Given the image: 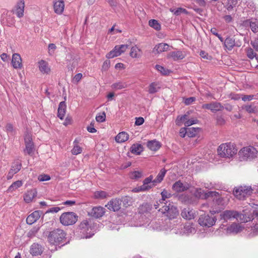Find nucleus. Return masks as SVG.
I'll return each instance as SVG.
<instances>
[{"label": "nucleus", "mask_w": 258, "mask_h": 258, "mask_svg": "<svg viewBox=\"0 0 258 258\" xmlns=\"http://www.w3.org/2000/svg\"><path fill=\"white\" fill-rule=\"evenodd\" d=\"M24 140L25 144L29 143H33L31 135L28 133H27L25 135Z\"/></svg>", "instance_id": "nucleus-59"}, {"label": "nucleus", "mask_w": 258, "mask_h": 258, "mask_svg": "<svg viewBox=\"0 0 258 258\" xmlns=\"http://www.w3.org/2000/svg\"><path fill=\"white\" fill-rule=\"evenodd\" d=\"M170 46L165 43H158L155 45L153 49V52L155 53H160L169 50Z\"/></svg>", "instance_id": "nucleus-22"}, {"label": "nucleus", "mask_w": 258, "mask_h": 258, "mask_svg": "<svg viewBox=\"0 0 258 258\" xmlns=\"http://www.w3.org/2000/svg\"><path fill=\"white\" fill-rule=\"evenodd\" d=\"M120 201L121 202H122L123 205L125 207H127L132 205V198L128 196H124L122 197Z\"/></svg>", "instance_id": "nucleus-42"}, {"label": "nucleus", "mask_w": 258, "mask_h": 258, "mask_svg": "<svg viewBox=\"0 0 258 258\" xmlns=\"http://www.w3.org/2000/svg\"><path fill=\"white\" fill-rule=\"evenodd\" d=\"M153 175H150L149 177L146 178L143 180V183H145V184H148V185H152L153 184H156L155 182H153Z\"/></svg>", "instance_id": "nucleus-57"}, {"label": "nucleus", "mask_w": 258, "mask_h": 258, "mask_svg": "<svg viewBox=\"0 0 258 258\" xmlns=\"http://www.w3.org/2000/svg\"><path fill=\"white\" fill-rule=\"evenodd\" d=\"M244 227L240 224L233 223L226 228V233L229 234H236L243 230Z\"/></svg>", "instance_id": "nucleus-15"}, {"label": "nucleus", "mask_w": 258, "mask_h": 258, "mask_svg": "<svg viewBox=\"0 0 258 258\" xmlns=\"http://www.w3.org/2000/svg\"><path fill=\"white\" fill-rule=\"evenodd\" d=\"M229 196L226 195L225 196L224 194H222V192H220V195L215 197L213 199V208L210 209V212L212 214H215L221 211L227 205L229 200Z\"/></svg>", "instance_id": "nucleus-3"}, {"label": "nucleus", "mask_w": 258, "mask_h": 258, "mask_svg": "<svg viewBox=\"0 0 258 258\" xmlns=\"http://www.w3.org/2000/svg\"><path fill=\"white\" fill-rule=\"evenodd\" d=\"M127 48V45L122 44L115 46L112 50L106 54V56L108 58H112L118 56L125 52Z\"/></svg>", "instance_id": "nucleus-10"}, {"label": "nucleus", "mask_w": 258, "mask_h": 258, "mask_svg": "<svg viewBox=\"0 0 258 258\" xmlns=\"http://www.w3.org/2000/svg\"><path fill=\"white\" fill-rule=\"evenodd\" d=\"M144 122V119L142 117L136 118L135 125H141Z\"/></svg>", "instance_id": "nucleus-63"}, {"label": "nucleus", "mask_w": 258, "mask_h": 258, "mask_svg": "<svg viewBox=\"0 0 258 258\" xmlns=\"http://www.w3.org/2000/svg\"><path fill=\"white\" fill-rule=\"evenodd\" d=\"M38 67L40 71L43 74H48L50 72V68L47 62L41 60L38 62Z\"/></svg>", "instance_id": "nucleus-26"}, {"label": "nucleus", "mask_w": 258, "mask_h": 258, "mask_svg": "<svg viewBox=\"0 0 258 258\" xmlns=\"http://www.w3.org/2000/svg\"><path fill=\"white\" fill-rule=\"evenodd\" d=\"M182 217L186 220L194 219L196 216V212L189 208H184L181 213Z\"/></svg>", "instance_id": "nucleus-20"}, {"label": "nucleus", "mask_w": 258, "mask_h": 258, "mask_svg": "<svg viewBox=\"0 0 258 258\" xmlns=\"http://www.w3.org/2000/svg\"><path fill=\"white\" fill-rule=\"evenodd\" d=\"M149 25L156 30H160L161 29V25L156 20H150L149 21Z\"/></svg>", "instance_id": "nucleus-43"}, {"label": "nucleus", "mask_w": 258, "mask_h": 258, "mask_svg": "<svg viewBox=\"0 0 258 258\" xmlns=\"http://www.w3.org/2000/svg\"><path fill=\"white\" fill-rule=\"evenodd\" d=\"M199 130V128L198 127H192L187 128V136L190 138L196 136L198 133Z\"/></svg>", "instance_id": "nucleus-46"}, {"label": "nucleus", "mask_w": 258, "mask_h": 258, "mask_svg": "<svg viewBox=\"0 0 258 258\" xmlns=\"http://www.w3.org/2000/svg\"><path fill=\"white\" fill-rule=\"evenodd\" d=\"M187 120V115L184 114L182 116H178L176 120V123L178 125H181V122H184Z\"/></svg>", "instance_id": "nucleus-50"}, {"label": "nucleus", "mask_w": 258, "mask_h": 258, "mask_svg": "<svg viewBox=\"0 0 258 258\" xmlns=\"http://www.w3.org/2000/svg\"><path fill=\"white\" fill-rule=\"evenodd\" d=\"M217 219L214 216H210L208 215H201L198 220L199 224L203 227H210L213 226Z\"/></svg>", "instance_id": "nucleus-9"}, {"label": "nucleus", "mask_w": 258, "mask_h": 258, "mask_svg": "<svg viewBox=\"0 0 258 258\" xmlns=\"http://www.w3.org/2000/svg\"><path fill=\"white\" fill-rule=\"evenodd\" d=\"M36 195L37 192L35 189H31L30 190H28L24 195V201L26 203H29L32 201V200L34 198V197L36 196Z\"/></svg>", "instance_id": "nucleus-30"}, {"label": "nucleus", "mask_w": 258, "mask_h": 258, "mask_svg": "<svg viewBox=\"0 0 258 258\" xmlns=\"http://www.w3.org/2000/svg\"><path fill=\"white\" fill-rule=\"evenodd\" d=\"M66 104L64 101H61L59 103L57 110V116L60 119H63L66 111Z\"/></svg>", "instance_id": "nucleus-29"}, {"label": "nucleus", "mask_w": 258, "mask_h": 258, "mask_svg": "<svg viewBox=\"0 0 258 258\" xmlns=\"http://www.w3.org/2000/svg\"><path fill=\"white\" fill-rule=\"evenodd\" d=\"M26 148L25 152L28 154L30 155L33 151L34 145L33 143H29L25 144Z\"/></svg>", "instance_id": "nucleus-53"}, {"label": "nucleus", "mask_w": 258, "mask_h": 258, "mask_svg": "<svg viewBox=\"0 0 258 258\" xmlns=\"http://www.w3.org/2000/svg\"><path fill=\"white\" fill-rule=\"evenodd\" d=\"M224 45L229 50L232 49L236 45L235 40L231 37H227L224 41Z\"/></svg>", "instance_id": "nucleus-34"}, {"label": "nucleus", "mask_w": 258, "mask_h": 258, "mask_svg": "<svg viewBox=\"0 0 258 258\" xmlns=\"http://www.w3.org/2000/svg\"><path fill=\"white\" fill-rule=\"evenodd\" d=\"M252 192L250 186H240L236 187L233 190V194L239 200H243L246 197L249 196Z\"/></svg>", "instance_id": "nucleus-6"}, {"label": "nucleus", "mask_w": 258, "mask_h": 258, "mask_svg": "<svg viewBox=\"0 0 258 258\" xmlns=\"http://www.w3.org/2000/svg\"><path fill=\"white\" fill-rule=\"evenodd\" d=\"M44 250V247L38 243H33L30 249V252L32 255H41Z\"/></svg>", "instance_id": "nucleus-19"}, {"label": "nucleus", "mask_w": 258, "mask_h": 258, "mask_svg": "<svg viewBox=\"0 0 258 258\" xmlns=\"http://www.w3.org/2000/svg\"><path fill=\"white\" fill-rule=\"evenodd\" d=\"M153 209L152 205L148 203H143L139 208V213L141 215L149 216Z\"/></svg>", "instance_id": "nucleus-17"}, {"label": "nucleus", "mask_w": 258, "mask_h": 258, "mask_svg": "<svg viewBox=\"0 0 258 258\" xmlns=\"http://www.w3.org/2000/svg\"><path fill=\"white\" fill-rule=\"evenodd\" d=\"M22 182L21 180H17L13 182L8 188V190L12 192L22 185Z\"/></svg>", "instance_id": "nucleus-41"}, {"label": "nucleus", "mask_w": 258, "mask_h": 258, "mask_svg": "<svg viewBox=\"0 0 258 258\" xmlns=\"http://www.w3.org/2000/svg\"><path fill=\"white\" fill-rule=\"evenodd\" d=\"M158 211L166 216L169 219H172L176 218L179 214L178 211L176 207L170 203L165 204L158 208Z\"/></svg>", "instance_id": "nucleus-5"}, {"label": "nucleus", "mask_w": 258, "mask_h": 258, "mask_svg": "<svg viewBox=\"0 0 258 258\" xmlns=\"http://www.w3.org/2000/svg\"><path fill=\"white\" fill-rule=\"evenodd\" d=\"M239 217V213L234 210H225L220 214V219L225 222L229 220L237 219Z\"/></svg>", "instance_id": "nucleus-11"}, {"label": "nucleus", "mask_w": 258, "mask_h": 258, "mask_svg": "<svg viewBox=\"0 0 258 258\" xmlns=\"http://www.w3.org/2000/svg\"><path fill=\"white\" fill-rule=\"evenodd\" d=\"M12 64L15 69H21L22 67V59L18 53H14L12 56Z\"/></svg>", "instance_id": "nucleus-23"}, {"label": "nucleus", "mask_w": 258, "mask_h": 258, "mask_svg": "<svg viewBox=\"0 0 258 258\" xmlns=\"http://www.w3.org/2000/svg\"><path fill=\"white\" fill-rule=\"evenodd\" d=\"M247 55L248 57L250 59H253L254 57H255L256 59H258L256 53L254 52L253 50L251 48H249L247 50Z\"/></svg>", "instance_id": "nucleus-56"}, {"label": "nucleus", "mask_w": 258, "mask_h": 258, "mask_svg": "<svg viewBox=\"0 0 258 258\" xmlns=\"http://www.w3.org/2000/svg\"><path fill=\"white\" fill-rule=\"evenodd\" d=\"M251 44L253 48L258 51V38L255 39L254 41H251Z\"/></svg>", "instance_id": "nucleus-64"}, {"label": "nucleus", "mask_w": 258, "mask_h": 258, "mask_svg": "<svg viewBox=\"0 0 258 258\" xmlns=\"http://www.w3.org/2000/svg\"><path fill=\"white\" fill-rule=\"evenodd\" d=\"M243 25L244 26L249 25L251 31L254 33L258 32V21L257 20L253 21L246 20L243 22Z\"/></svg>", "instance_id": "nucleus-28"}, {"label": "nucleus", "mask_w": 258, "mask_h": 258, "mask_svg": "<svg viewBox=\"0 0 258 258\" xmlns=\"http://www.w3.org/2000/svg\"><path fill=\"white\" fill-rule=\"evenodd\" d=\"M109 196L108 193L103 190L96 191L94 193V198L96 199H104Z\"/></svg>", "instance_id": "nucleus-36"}, {"label": "nucleus", "mask_w": 258, "mask_h": 258, "mask_svg": "<svg viewBox=\"0 0 258 258\" xmlns=\"http://www.w3.org/2000/svg\"><path fill=\"white\" fill-rule=\"evenodd\" d=\"M156 69L163 75H167L170 73L168 70L165 69L163 67L157 64L156 66Z\"/></svg>", "instance_id": "nucleus-55"}, {"label": "nucleus", "mask_w": 258, "mask_h": 258, "mask_svg": "<svg viewBox=\"0 0 258 258\" xmlns=\"http://www.w3.org/2000/svg\"><path fill=\"white\" fill-rule=\"evenodd\" d=\"M219 195L220 192H217L215 191H210L205 194L204 198L205 199H208L210 197H211L214 199L215 197H217V196H219Z\"/></svg>", "instance_id": "nucleus-48"}, {"label": "nucleus", "mask_w": 258, "mask_h": 258, "mask_svg": "<svg viewBox=\"0 0 258 258\" xmlns=\"http://www.w3.org/2000/svg\"><path fill=\"white\" fill-rule=\"evenodd\" d=\"M237 151L234 144L231 143L221 144L218 149V154L221 157L230 158L236 154Z\"/></svg>", "instance_id": "nucleus-4"}, {"label": "nucleus", "mask_w": 258, "mask_h": 258, "mask_svg": "<svg viewBox=\"0 0 258 258\" xmlns=\"http://www.w3.org/2000/svg\"><path fill=\"white\" fill-rule=\"evenodd\" d=\"M66 233L60 228H56L49 232L47 237L48 242L53 245H64Z\"/></svg>", "instance_id": "nucleus-1"}, {"label": "nucleus", "mask_w": 258, "mask_h": 258, "mask_svg": "<svg viewBox=\"0 0 258 258\" xmlns=\"http://www.w3.org/2000/svg\"><path fill=\"white\" fill-rule=\"evenodd\" d=\"M189 187L188 184L183 183L181 181L178 180L175 182L172 185V189L176 192H180L187 190Z\"/></svg>", "instance_id": "nucleus-18"}, {"label": "nucleus", "mask_w": 258, "mask_h": 258, "mask_svg": "<svg viewBox=\"0 0 258 258\" xmlns=\"http://www.w3.org/2000/svg\"><path fill=\"white\" fill-rule=\"evenodd\" d=\"M128 138L129 136L126 132H122L115 137V141L117 143H123L127 141Z\"/></svg>", "instance_id": "nucleus-33"}, {"label": "nucleus", "mask_w": 258, "mask_h": 258, "mask_svg": "<svg viewBox=\"0 0 258 258\" xmlns=\"http://www.w3.org/2000/svg\"><path fill=\"white\" fill-rule=\"evenodd\" d=\"M149 217L146 215H141L139 218V222H140L139 226L145 227L148 226L150 221V219Z\"/></svg>", "instance_id": "nucleus-35"}, {"label": "nucleus", "mask_w": 258, "mask_h": 258, "mask_svg": "<svg viewBox=\"0 0 258 258\" xmlns=\"http://www.w3.org/2000/svg\"><path fill=\"white\" fill-rule=\"evenodd\" d=\"M50 179V176L47 174H41L38 176V180L40 181H48Z\"/></svg>", "instance_id": "nucleus-58"}, {"label": "nucleus", "mask_w": 258, "mask_h": 258, "mask_svg": "<svg viewBox=\"0 0 258 258\" xmlns=\"http://www.w3.org/2000/svg\"><path fill=\"white\" fill-rule=\"evenodd\" d=\"M106 114L104 112L98 114L96 116V120L97 122H102L105 120Z\"/></svg>", "instance_id": "nucleus-52"}, {"label": "nucleus", "mask_w": 258, "mask_h": 258, "mask_svg": "<svg viewBox=\"0 0 258 258\" xmlns=\"http://www.w3.org/2000/svg\"><path fill=\"white\" fill-rule=\"evenodd\" d=\"M166 172V170L165 169H162L157 175L156 178L154 179L153 182H155L156 184L157 183H160L163 180Z\"/></svg>", "instance_id": "nucleus-40"}, {"label": "nucleus", "mask_w": 258, "mask_h": 258, "mask_svg": "<svg viewBox=\"0 0 258 258\" xmlns=\"http://www.w3.org/2000/svg\"><path fill=\"white\" fill-rule=\"evenodd\" d=\"M155 186V184H153L152 185H148L145 184V183H143V185H141V187L143 190V191H146L149 190Z\"/></svg>", "instance_id": "nucleus-61"}, {"label": "nucleus", "mask_w": 258, "mask_h": 258, "mask_svg": "<svg viewBox=\"0 0 258 258\" xmlns=\"http://www.w3.org/2000/svg\"><path fill=\"white\" fill-rule=\"evenodd\" d=\"M21 167V163L19 161H16V162L13 163V164L11 166L10 170L12 171L13 173H15L16 174L20 170Z\"/></svg>", "instance_id": "nucleus-45"}, {"label": "nucleus", "mask_w": 258, "mask_h": 258, "mask_svg": "<svg viewBox=\"0 0 258 258\" xmlns=\"http://www.w3.org/2000/svg\"><path fill=\"white\" fill-rule=\"evenodd\" d=\"M59 220L63 225H71L77 221L78 216L74 212H66L61 215Z\"/></svg>", "instance_id": "nucleus-7"}, {"label": "nucleus", "mask_w": 258, "mask_h": 258, "mask_svg": "<svg viewBox=\"0 0 258 258\" xmlns=\"http://www.w3.org/2000/svg\"><path fill=\"white\" fill-rule=\"evenodd\" d=\"M130 54L133 58H139L141 56V50L137 46H133Z\"/></svg>", "instance_id": "nucleus-37"}, {"label": "nucleus", "mask_w": 258, "mask_h": 258, "mask_svg": "<svg viewBox=\"0 0 258 258\" xmlns=\"http://www.w3.org/2000/svg\"><path fill=\"white\" fill-rule=\"evenodd\" d=\"M105 209L102 207L96 206L88 211V215L90 217L97 219L102 217L105 213Z\"/></svg>", "instance_id": "nucleus-12"}, {"label": "nucleus", "mask_w": 258, "mask_h": 258, "mask_svg": "<svg viewBox=\"0 0 258 258\" xmlns=\"http://www.w3.org/2000/svg\"><path fill=\"white\" fill-rule=\"evenodd\" d=\"M143 150L144 148L143 146L138 143L133 144L130 149L131 153L136 155H140Z\"/></svg>", "instance_id": "nucleus-32"}, {"label": "nucleus", "mask_w": 258, "mask_h": 258, "mask_svg": "<svg viewBox=\"0 0 258 258\" xmlns=\"http://www.w3.org/2000/svg\"><path fill=\"white\" fill-rule=\"evenodd\" d=\"M53 7L55 13L57 14H61L64 10V2L61 0H56L54 3Z\"/></svg>", "instance_id": "nucleus-25"}, {"label": "nucleus", "mask_w": 258, "mask_h": 258, "mask_svg": "<svg viewBox=\"0 0 258 258\" xmlns=\"http://www.w3.org/2000/svg\"><path fill=\"white\" fill-rule=\"evenodd\" d=\"M258 235V223L255 224L251 228V232L249 234V236L253 237Z\"/></svg>", "instance_id": "nucleus-49"}, {"label": "nucleus", "mask_w": 258, "mask_h": 258, "mask_svg": "<svg viewBox=\"0 0 258 258\" xmlns=\"http://www.w3.org/2000/svg\"><path fill=\"white\" fill-rule=\"evenodd\" d=\"M159 89V84L157 83L153 82L150 84L148 91L150 94H154L157 92Z\"/></svg>", "instance_id": "nucleus-39"}, {"label": "nucleus", "mask_w": 258, "mask_h": 258, "mask_svg": "<svg viewBox=\"0 0 258 258\" xmlns=\"http://www.w3.org/2000/svg\"><path fill=\"white\" fill-rule=\"evenodd\" d=\"M24 7V0H20L17 3L16 9V14L19 18H21L23 16Z\"/></svg>", "instance_id": "nucleus-27"}, {"label": "nucleus", "mask_w": 258, "mask_h": 258, "mask_svg": "<svg viewBox=\"0 0 258 258\" xmlns=\"http://www.w3.org/2000/svg\"><path fill=\"white\" fill-rule=\"evenodd\" d=\"M96 225L91 219L83 220L79 226L80 233L82 234V238H89L94 235L96 231Z\"/></svg>", "instance_id": "nucleus-2"}, {"label": "nucleus", "mask_w": 258, "mask_h": 258, "mask_svg": "<svg viewBox=\"0 0 258 258\" xmlns=\"http://www.w3.org/2000/svg\"><path fill=\"white\" fill-rule=\"evenodd\" d=\"M257 151L253 147L249 146L243 148L239 151L240 157L243 160L252 159L256 157Z\"/></svg>", "instance_id": "nucleus-8"}, {"label": "nucleus", "mask_w": 258, "mask_h": 258, "mask_svg": "<svg viewBox=\"0 0 258 258\" xmlns=\"http://www.w3.org/2000/svg\"><path fill=\"white\" fill-rule=\"evenodd\" d=\"M127 87V85L125 83L119 82L113 83L111 85V87L112 89L116 90H120L123 88H125Z\"/></svg>", "instance_id": "nucleus-44"}, {"label": "nucleus", "mask_w": 258, "mask_h": 258, "mask_svg": "<svg viewBox=\"0 0 258 258\" xmlns=\"http://www.w3.org/2000/svg\"><path fill=\"white\" fill-rule=\"evenodd\" d=\"M184 57L185 55L181 51H171L167 55V58H172L174 61L182 59Z\"/></svg>", "instance_id": "nucleus-24"}, {"label": "nucleus", "mask_w": 258, "mask_h": 258, "mask_svg": "<svg viewBox=\"0 0 258 258\" xmlns=\"http://www.w3.org/2000/svg\"><path fill=\"white\" fill-rule=\"evenodd\" d=\"M42 213L40 211H35L30 214L26 219L28 224L31 225L39 219Z\"/></svg>", "instance_id": "nucleus-21"}, {"label": "nucleus", "mask_w": 258, "mask_h": 258, "mask_svg": "<svg viewBox=\"0 0 258 258\" xmlns=\"http://www.w3.org/2000/svg\"><path fill=\"white\" fill-rule=\"evenodd\" d=\"M161 146V143L156 140L149 141L147 143L148 148L152 151H157L160 149Z\"/></svg>", "instance_id": "nucleus-31"}, {"label": "nucleus", "mask_w": 258, "mask_h": 258, "mask_svg": "<svg viewBox=\"0 0 258 258\" xmlns=\"http://www.w3.org/2000/svg\"><path fill=\"white\" fill-rule=\"evenodd\" d=\"M237 4V0H228L227 10H230L235 7Z\"/></svg>", "instance_id": "nucleus-54"}, {"label": "nucleus", "mask_w": 258, "mask_h": 258, "mask_svg": "<svg viewBox=\"0 0 258 258\" xmlns=\"http://www.w3.org/2000/svg\"><path fill=\"white\" fill-rule=\"evenodd\" d=\"M202 108L211 110L213 112L221 111L224 109V106L221 103L212 102L210 103L204 104L202 106Z\"/></svg>", "instance_id": "nucleus-13"}, {"label": "nucleus", "mask_w": 258, "mask_h": 258, "mask_svg": "<svg viewBox=\"0 0 258 258\" xmlns=\"http://www.w3.org/2000/svg\"><path fill=\"white\" fill-rule=\"evenodd\" d=\"M78 141L76 139L74 142V147L72 150V153L73 155H77L81 153L82 151V148L78 145Z\"/></svg>", "instance_id": "nucleus-38"}, {"label": "nucleus", "mask_w": 258, "mask_h": 258, "mask_svg": "<svg viewBox=\"0 0 258 258\" xmlns=\"http://www.w3.org/2000/svg\"><path fill=\"white\" fill-rule=\"evenodd\" d=\"M244 108L248 113H254L256 111V107L252 105H246Z\"/></svg>", "instance_id": "nucleus-62"}, {"label": "nucleus", "mask_w": 258, "mask_h": 258, "mask_svg": "<svg viewBox=\"0 0 258 258\" xmlns=\"http://www.w3.org/2000/svg\"><path fill=\"white\" fill-rule=\"evenodd\" d=\"M184 228L185 229V232L187 233H194L196 232L195 228L192 226L191 224L189 223L186 224L184 226Z\"/></svg>", "instance_id": "nucleus-51"}, {"label": "nucleus", "mask_w": 258, "mask_h": 258, "mask_svg": "<svg viewBox=\"0 0 258 258\" xmlns=\"http://www.w3.org/2000/svg\"><path fill=\"white\" fill-rule=\"evenodd\" d=\"M121 201L119 199L110 200L105 206L109 210L114 212L118 211L120 209Z\"/></svg>", "instance_id": "nucleus-16"}, {"label": "nucleus", "mask_w": 258, "mask_h": 258, "mask_svg": "<svg viewBox=\"0 0 258 258\" xmlns=\"http://www.w3.org/2000/svg\"><path fill=\"white\" fill-rule=\"evenodd\" d=\"M161 195L162 197L161 199L159 200L154 205L155 209H158L160 207L165 205V203H164V201H165L166 199L171 198L172 196L171 194L165 189L161 192ZM166 204L167 203H166Z\"/></svg>", "instance_id": "nucleus-14"}, {"label": "nucleus", "mask_w": 258, "mask_h": 258, "mask_svg": "<svg viewBox=\"0 0 258 258\" xmlns=\"http://www.w3.org/2000/svg\"><path fill=\"white\" fill-rule=\"evenodd\" d=\"M142 176V172L139 171H135L131 172L130 177L132 179H138Z\"/></svg>", "instance_id": "nucleus-47"}, {"label": "nucleus", "mask_w": 258, "mask_h": 258, "mask_svg": "<svg viewBox=\"0 0 258 258\" xmlns=\"http://www.w3.org/2000/svg\"><path fill=\"white\" fill-rule=\"evenodd\" d=\"M198 122V120L197 119H187L186 121H185L184 124L185 126H189L192 124L197 123Z\"/></svg>", "instance_id": "nucleus-60"}]
</instances>
